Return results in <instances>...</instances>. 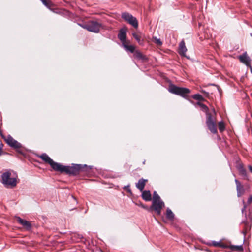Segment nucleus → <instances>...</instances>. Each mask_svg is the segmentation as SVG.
I'll return each instance as SVG.
<instances>
[{"mask_svg": "<svg viewBox=\"0 0 252 252\" xmlns=\"http://www.w3.org/2000/svg\"><path fill=\"white\" fill-rule=\"evenodd\" d=\"M118 36L123 44L125 43L126 38V29L125 28L121 29Z\"/></svg>", "mask_w": 252, "mask_h": 252, "instance_id": "obj_12", "label": "nucleus"}, {"mask_svg": "<svg viewBox=\"0 0 252 252\" xmlns=\"http://www.w3.org/2000/svg\"><path fill=\"white\" fill-rule=\"evenodd\" d=\"M230 246H228L226 244L221 243L220 248H229Z\"/></svg>", "mask_w": 252, "mask_h": 252, "instance_id": "obj_31", "label": "nucleus"}, {"mask_svg": "<svg viewBox=\"0 0 252 252\" xmlns=\"http://www.w3.org/2000/svg\"><path fill=\"white\" fill-rule=\"evenodd\" d=\"M236 168L239 171V175L243 179L248 180V176L246 170L244 168L243 164L239 163L237 165Z\"/></svg>", "mask_w": 252, "mask_h": 252, "instance_id": "obj_9", "label": "nucleus"}, {"mask_svg": "<svg viewBox=\"0 0 252 252\" xmlns=\"http://www.w3.org/2000/svg\"><path fill=\"white\" fill-rule=\"evenodd\" d=\"M16 219L17 221L21 225H22L27 230L31 229L32 227L30 222L26 220L21 219L19 217H17Z\"/></svg>", "mask_w": 252, "mask_h": 252, "instance_id": "obj_11", "label": "nucleus"}, {"mask_svg": "<svg viewBox=\"0 0 252 252\" xmlns=\"http://www.w3.org/2000/svg\"><path fill=\"white\" fill-rule=\"evenodd\" d=\"M122 18L135 28L138 27V22L137 19L128 12H124L122 14Z\"/></svg>", "mask_w": 252, "mask_h": 252, "instance_id": "obj_5", "label": "nucleus"}, {"mask_svg": "<svg viewBox=\"0 0 252 252\" xmlns=\"http://www.w3.org/2000/svg\"><path fill=\"white\" fill-rule=\"evenodd\" d=\"M187 49L185 46V43L184 40L181 41L179 45L178 53L182 56L186 57V52Z\"/></svg>", "mask_w": 252, "mask_h": 252, "instance_id": "obj_13", "label": "nucleus"}, {"mask_svg": "<svg viewBox=\"0 0 252 252\" xmlns=\"http://www.w3.org/2000/svg\"><path fill=\"white\" fill-rule=\"evenodd\" d=\"M43 4L46 6L49 7L50 6V1L49 0H40Z\"/></svg>", "mask_w": 252, "mask_h": 252, "instance_id": "obj_27", "label": "nucleus"}, {"mask_svg": "<svg viewBox=\"0 0 252 252\" xmlns=\"http://www.w3.org/2000/svg\"><path fill=\"white\" fill-rule=\"evenodd\" d=\"M252 202V196L251 195V196H249V198L248 199L247 203H248V204H250Z\"/></svg>", "mask_w": 252, "mask_h": 252, "instance_id": "obj_33", "label": "nucleus"}, {"mask_svg": "<svg viewBox=\"0 0 252 252\" xmlns=\"http://www.w3.org/2000/svg\"><path fill=\"white\" fill-rule=\"evenodd\" d=\"M140 206H141V207L144 208V209H147V207L145 205H143V204L142 203H140V204L139 205Z\"/></svg>", "mask_w": 252, "mask_h": 252, "instance_id": "obj_34", "label": "nucleus"}, {"mask_svg": "<svg viewBox=\"0 0 252 252\" xmlns=\"http://www.w3.org/2000/svg\"><path fill=\"white\" fill-rule=\"evenodd\" d=\"M236 185L237 194L238 197H241L245 193V189L244 187L241 185V183L237 180H235Z\"/></svg>", "mask_w": 252, "mask_h": 252, "instance_id": "obj_10", "label": "nucleus"}, {"mask_svg": "<svg viewBox=\"0 0 252 252\" xmlns=\"http://www.w3.org/2000/svg\"><path fill=\"white\" fill-rule=\"evenodd\" d=\"M123 189L126 190L129 193L132 194L131 190L130 189V185H128L127 186H124Z\"/></svg>", "mask_w": 252, "mask_h": 252, "instance_id": "obj_28", "label": "nucleus"}, {"mask_svg": "<svg viewBox=\"0 0 252 252\" xmlns=\"http://www.w3.org/2000/svg\"><path fill=\"white\" fill-rule=\"evenodd\" d=\"M245 225H246V228H247V229H248L249 226H248V222H245Z\"/></svg>", "mask_w": 252, "mask_h": 252, "instance_id": "obj_37", "label": "nucleus"}, {"mask_svg": "<svg viewBox=\"0 0 252 252\" xmlns=\"http://www.w3.org/2000/svg\"><path fill=\"white\" fill-rule=\"evenodd\" d=\"M17 151L22 154V155H23L24 154V152H23V150L22 149H21V148H20L19 149H16Z\"/></svg>", "mask_w": 252, "mask_h": 252, "instance_id": "obj_32", "label": "nucleus"}, {"mask_svg": "<svg viewBox=\"0 0 252 252\" xmlns=\"http://www.w3.org/2000/svg\"><path fill=\"white\" fill-rule=\"evenodd\" d=\"M132 36H133V37L135 38V39L138 42V43L139 44H143V40H141V39H140L141 37L138 34L134 32L132 33Z\"/></svg>", "mask_w": 252, "mask_h": 252, "instance_id": "obj_22", "label": "nucleus"}, {"mask_svg": "<svg viewBox=\"0 0 252 252\" xmlns=\"http://www.w3.org/2000/svg\"><path fill=\"white\" fill-rule=\"evenodd\" d=\"M248 168H249V171L252 173V165H249L248 166Z\"/></svg>", "mask_w": 252, "mask_h": 252, "instance_id": "obj_36", "label": "nucleus"}, {"mask_svg": "<svg viewBox=\"0 0 252 252\" xmlns=\"http://www.w3.org/2000/svg\"><path fill=\"white\" fill-rule=\"evenodd\" d=\"M39 158L45 162L50 164L52 169L61 173H65L69 175L75 176L80 173L86 172L91 170V168L86 164H72V166H64L54 162L46 153L39 156Z\"/></svg>", "mask_w": 252, "mask_h": 252, "instance_id": "obj_1", "label": "nucleus"}, {"mask_svg": "<svg viewBox=\"0 0 252 252\" xmlns=\"http://www.w3.org/2000/svg\"><path fill=\"white\" fill-rule=\"evenodd\" d=\"M1 182L7 188H14L17 184L18 175L14 172L9 170L1 176Z\"/></svg>", "mask_w": 252, "mask_h": 252, "instance_id": "obj_3", "label": "nucleus"}, {"mask_svg": "<svg viewBox=\"0 0 252 252\" xmlns=\"http://www.w3.org/2000/svg\"><path fill=\"white\" fill-rule=\"evenodd\" d=\"M203 93L206 94L207 95H208V93L206 92L205 91H202Z\"/></svg>", "mask_w": 252, "mask_h": 252, "instance_id": "obj_38", "label": "nucleus"}, {"mask_svg": "<svg viewBox=\"0 0 252 252\" xmlns=\"http://www.w3.org/2000/svg\"><path fill=\"white\" fill-rule=\"evenodd\" d=\"M196 104L199 106L206 114V124L208 129L213 134L217 133L216 113L215 109L213 108L211 111H210L208 107L203 103L197 102Z\"/></svg>", "mask_w": 252, "mask_h": 252, "instance_id": "obj_2", "label": "nucleus"}, {"mask_svg": "<svg viewBox=\"0 0 252 252\" xmlns=\"http://www.w3.org/2000/svg\"><path fill=\"white\" fill-rule=\"evenodd\" d=\"M221 244V243L220 242V241L217 242L215 241H213L209 243L208 244L210 245H212L215 247H220Z\"/></svg>", "mask_w": 252, "mask_h": 252, "instance_id": "obj_25", "label": "nucleus"}, {"mask_svg": "<svg viewBox=\"0 0 252 252\" xmlns=\"http://www.w3.org/2000/svg\"><path fill=\"white\" fill-rule=\"evenodd\" d=\"M141 196L142 199L146 201H149L152 199V195L149 190H143Z\"/></svg>", "mask_w": 252, "mask_h": 252, "instance_id": "obj_16", "label": "nucleus"}, {"mask_svg": "<svg viewBox=\"0 0 252 252\" xmlns=\"http://www.w3.org/2000/svg\"><path fill=\"white\" fill-rule=\"evenodd\" d=\"M166 218L169 220L173 221L174 219V214L170 209L168 208L166 213Z\"/></svg>", "mask_w": 252, "mask_h": 252, "instance_id": "obj_17", "label": "nucleus"}, {"mask_svg": "<svg viewBox=\"0 0 252 252\" xmlns=\"http://www.w3.org/2000/svg\"><path fill=\"white\" fill-rule=\"evenodd\" d=\"M168 91L170 93L182 96L183 98H187L190 90L189 89L184 87H180L176 86L173 84L169 85Z\"/></svg>", "mask_w": 252, "mask_h": 252, "instance_id": "obj_4", "label": "nucleus"}, {"mask_svg": "<svg viewBox=\"0 0 252 252\" xmlns=\"http://www.w3.org/2000/svg\"><path fill=\"white\" fill-rule=\"evenodd\" d=\"M192 97L193 99H194L195 100H199V101H204V98L203 97V96L199 94H194V95H193L192 96Z\"/></svg>", "mask_w": 252, "mask_h": 252, "instance_id": "obj_21", "label": "nucleus"}, {"mask_svg": "<svg viewBox=\"0 0 252 252\" xmlns=\"http://www.w3.org/2000/svg\"><path fill=\"white\" fill-rule=\"evenodd\" d=\"M2 148V144L0 143V155H1V154Z\"/></svg>", "mask_w": 252, "mask_h": 252, "instance_id": "obj_35", "label": "nucleus"}, {"mask_svg": "<svg viewBox=\"0 0 252 252\" xmlns=\"http://www.w3.org/2000/svg\"><path fill=\"white\" fill-rule=\"evenodd\" d=\"M78 25L83 28V29H85L87 30H88V22L85 24H80L78 23Z\"/></svg>", "mask_w": 252, "mask_h": 252, "instance_id": "obj_29", "label": "nucleus"}, {"mask_svg": "<svg viewBox=\"0 0 252 252\" xmlns=\"http://www.w3.org/2000/svg\"><path fill=\"white\" fill-rule=\"evenodd\" d=\"M243 203L244 206L241 210V211H242V213L243 214L244 212L245 211V210L247 208V205H246L245 202L244 200L243 201Z\"/></svg>", "mask_w": 252, "mask_h": 252, "instance_id": "obj_30", "label": "nucleus"}, {"mask_svg": "<svg viewBox=\"0 0 252 252\" xmlns=\"http://www.w3.org/2000/svg\"><path fill=\"white\" fill-rule=\"evenodd\" d=\"M123 45L126 50L128 51L131 53H133L134 52L135 47L133 45H128L125 43H123Z\"/></svg>", "mask_w": 252, "mask_h": 252, "instance_id": "obj_19", "label": "nucleus"}, {"mask_svg": "<svg viewBox=\"0 0 252 252\" xmlns=\"http://www.w3.org/2000/svg\"><path fill=\"white\" fill-rule=\"evenodd\" d=\"M154 42L158 46H161L162 44V42L160 39L156 37H153V38Z\"/></svg>", "mask_w": 252, "mask_h": 252, "instance_id": "obj_26", "label": "nucleus"}, {"mask_svg": "<svg viewBox=\"0 0 252 252\" xmlns=\"http://www.w3.org/2000/svg\"><path fill=\"white\" fill-rule=\"evenodd\" d=\"M239 59L240 61L245 63L247 66L250 65V58L247 56V53H244L242 55L239 57Z\"/></svg>", "mask_w": 252, "mask_h": 252, "instance_id": "obj_15", "label": "nucleus"}, {"mask_svg": "<svg viewBox=\"0 0 252 252\" xmlns=\"http://www.w3.org/2000/svg\"><path fill=\"white\" fill-rule=\"evenodd\" d=\"M148 182V180L141 178L136 184V187L140 191H142L144 189L146 183Z\"/></svg>", "mask_w": 252, "mask_h": 252, "instance_id": "obj_14", "label": "nucleus"}, {"mask_svg": "<svg viewBox=\"0 0 252 252\" xmlns=\"http://www.w3.org/2000/svg\"><path fill=\"white\" fill-rule=\"evenodd\" d=\"M102 24L96 21L91 20L88 22V31L94 32L98 33Z\"/></svg>", "mask_w": 252, "mask_h": 252, "instance_id": "obj_6", "label": "nucleus"}, {"mask_svg": "<svg viewBox=\"0 0 252 252\" xmlns=\"http://www.w3.org/2000/svg\"><path fill=\"white\" fill-rule=\"evenodd\" d=\"M218 127L220 132H223L225 128L224 123L222 121L219 122L218 123Z\"/></svg>", "mask_w": 252, "mask_h": 252, "instance_id": "obj_23", "label": "nucleus"}, {"mask_svg": "<svg viewBox=\"0 0 252 252\" xmlns=\"http://www.w3.org/2000/svg\"><path fill=\"white\" fill-rule=\"evenodd\" d=\"M162 200L160 197V196L158 195V194L157 193L156 191H154L153 193V201H161Z\"/></svg>", "mask_w": 252, "mask_h": 252, "instance_id": "obj_24", "label": "nucleus"}, {"mask_svg": "<svg viewBox=\"0 0 252 252\" xmlns=\"http://www.w3.org/2000/svg\"><path fill=\"white\" fill-rule=\"evenodd\" d=\"M229 248L232 250H236L239 252H242L243 251V247L242 245H230Z\"/></svg>", "mask_w": 252, "mask_h": 252, "instance_id": "obj_20", "label": "nucleus"}, {"mask_svg": "<svg viewBox=\"0 0 252 252\" xmlns=\"http://www.w3.org/2000/svg\"><path fill=\"white\" fill-rule=\"evenodd\" d=\"M2 137L5 142L11 147L15 149H19L20 148H22L21 144L14 139L10 135L5 136L2 135Z\"/></svg>", "mask_w": 252, "mask_h": 252, "instance_id": "obj_7", "label": "nucleus"}, {"mask_svg": "<svg viewBox=\"0 0 252 252\" xmlns=\"http://www.w3.org/2000/svg\"><path fill=\"white\" fill-rule=\"evenodd\" d=\"M165 206L164 203L162 200L152 201V204L150 208V210H154L158 215H160L161 209Z\"/></svg>", "mask_w": 252, "mask_h": 252, "instance_id": "obj_8", "label": "nucleus"}, {"mask_svg": "<svg viewBox=\"0 0 252 252\" xmlns=\"http://www.w3.org/2000/svg\"><path fill=\"white\" fill-rule=\"evenodd\" d=\"M134 55L135 57L138 59L141 60L143 61L147 60V58L146 57V56L142 54L139 51H136Z\"/></svg>", "mask_w": 252, "mask_h": 252, "instance_id": "obj_18", "label": "nucleus"}]
</instances>
